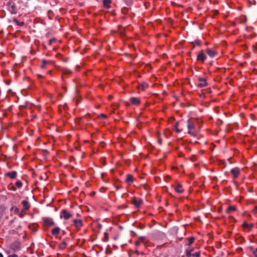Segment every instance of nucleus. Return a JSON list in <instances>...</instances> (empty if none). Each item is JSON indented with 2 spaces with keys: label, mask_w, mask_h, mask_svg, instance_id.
I'll use <instances>...</instances> for the list:
<instances>
[{
  "label": "nucleus",
  "mask_w": 257,
  "mask_h": 257,
  "mask_svg": "<svg viewBox=\"0 0 257 257\" xmlns=\"http://www.w3.org/2000/svg\"><path fill=\"white\" fill-rule=\"evenodd\" d=\"M9 248L13 252H16L21 249V244L20 241H15L9 245Z\"/></svg>",
  "instance_id": "1"
},
{
  "label": "nucleus",
  "mask_w": 257,
  "mask_h": 257,
  "mask_svg": "<svg viewBox=\"0 0 257 257\" xmlns=\"http://www.w3.org/2000/svg\"><path fill=\"white\" fill-rule=\"evenodd\" d=\"M72 215L69 213L67 210L63 209L60 213V218L63 217L65 220H68L71 217Z\"/></svg>",
  "instance_id": "2"
},
{
  "label": "nucleus",
  "mask_w": 257,
  "mask_h": 257,
  "mask_svg": "<svg viewBox=\"0 0 257 257\" xmlns=\"http://www.w3.org/2000/svg\"><path fill=\"white\" fill-rule=\"evenodd\" d=\"M43 220L44 223V225L47 226H51L55 224V222L52 219L48 217H43Z\"/></svg>",
  "instance_id": "3"
},
{
  "label": "nucleus",
  "mask_w": 257,
  "mask_h": 257,
  "mask_svg": "<svg viewBox=\"0 0 257 257\" xmlns=\"http://www.w3.org/2000/svg\"><path fill=\"white\" fill-rule=\"evenodd\" d=\"M198 81L199 83L197 84V86L200 88L204 87L207 85L206 80L205 78H199Z\"/></svg>",
  "instance_id": "4"
},
{
  "label": "nucleus",
  "mask_w": 257,
  "mask_h": 257,
  "mask_svg": "<svg viewBox=\"0 0 257 257\" xmlns=\"http://www.w3.org/2000/svg\"><path fill=\"white\" fill-rule=\"evenodd\" d=\"M206 59L205 54L203 53V51H201L200 53L197 56V59L199 61H204Z\"/></svg>",
  "instance_id": "5"
},
{
  "label": "nucleus",
  "mask_w": 257,
  "mask_h": 257,
  "mask_svg": "<svg viewBox=\"0 0 257 257\" xmlns=\"http://www.w3.org/2000/svg\"><path fill=\"white\" fill-rule=\"evenodd\" d=\"M206 53L210 57H214L215 56L217 53L216 51L211 49H207L206 50Z\"/></svg>",
  "instance_id": "6"
},
{
  "label": "nucleus",
  "mask_w": 257,
  "mask_h": 257,
  "mask_svg": "<svg viewBox=\"0 0 257 257\" xmlns=\"http://www.w3.org/2000/svg\"><path fill=\"white\" fill-rule=\"evenodd\" d=\"M230 172L233 174V177L234 178H237L240 173L239 169L238 168H234L232 169L231 170Z\"/></svg>",
  "instance_id": "7"
},
{
  "label": "nucleus",
  "mask_w": 257,
  "mask_h": 257,
  "mask_svg": "<svg viewBox=\"0 0 257 257\" xmlns=\"http://www.w3.org/2000/svg\"><path fill=\"white\" fill-rule=\"evenodd\" d=\"M73 222L74 225L77 228H80L82 225V221L80 219H74Z\"/></svg>",
  "instance_id": "8"
},
{
  "label": "nucleus",
  "mask_w": 257,
  "mask_h": 257,
  "mask_svg": "<svg viewBox=\"0 0 257 257\" xmlns=\"http://www.w3.org/2000/svg\"><path fill=\"white\" fill-rule=\"evenodd\" d=\"M130 101L132 104L136 105L139 104L140 103V100L137 97H131Z\"/></svg>",
  "instance_id": "9"
},
{
  "label": "nucleus",
  "mask_w": 257,
  "mask_h": 257,
  "mask_svg": "<svg viewBox=\"0 0 257 257\" xmlns=\"http://www.w3.org/2000/svg\"><path fill=\"white\" fill-rule=\"evenodd\" d=\"M132 203L136 207H139L142 204V201L141 199L137 200L135 198H134L132 201Z\"/></svg>",
  "instance_id": "10"
},
{
  "label": "nucleus",
  "mask_w": 257,
  "mask_h": 257,
  "mask_svg": "<svg viewBox=\"0 0 257 257\" xmlns=\"http://www.w3.org/2000/svg\"><path fill=\"white\" fill-rule=\"evenodd\" d=\"M9 10L12 14H16L17 13V8L14 4L10 6Z\"/></svg>",
  "instance_id": "11"
},
{
  "label": "nucleus",
  "mask_w": 257,
  "mask_h": 257,
  "mask_svg": "<svg viewBox=\"0 0 257 257\" xmlns=\"http://www.w3.org/2000/svg\"><path fill=\"white\" fill-rule=\"evenodd\" d=\"M17 173L16 171L9 172L6 173V175L11 179H14L16 177Z\"/></svg>",
  "instance_id": "12"
},
{
  "label": "nucleus",
  "mask_w": 257,
  "mask_h": 257,
  "mask_svg": "<svg viewBox=\"0 0 257 257\" xmlns=\"http://www.w3.org/2000/svg\"><path fill=\"white\" fill-rule=\"evenodd\" d=\"M60 228L56 227L52 230V234L55 236H57L60 233Z\"/></svg>",
  "instance_id": "13"
},
{
  "label": "nucleus",
  "mask_w": 257,
  "mask_h": 257,
  "mask_svg": "<svg viewBox=\"0 0 257 257\" xmlns=\"http://www.w3.org/2000/svg\"><path fill=\"white\" fill-rule=\"evenodd\" d=\"M134 179L133 175L131 174L127 175L126 178L125 180V182L127 183L131 184L134 182Z\"/></svg>",
  "instance_id": "14"
},
{
  "label": "nucleus",
  "mask_w": 257,
  "mask_h": 257,
  "mask_svg": "<svg viewBox=\"0 0 257 257\" xmlns=\"http://www.w3.org/2000/svg\"><path fill=\"white\" fill-rule=\"evenodd\" d=\"M194 250L193 247H188L185 250L186 257H191V253Z\"/></svg>",
  "instance_id": "15"
},
{
  "label": "nucleus",
  "mask_w": 257,
  "mask_h": 257,
  "mask_svg": "<svg viewBox=\"0 0 257 257\" xmlns=\"http://www.w3.org/2000/svg\"><path fill=\"white\" fill-rule=\"evenodd\" d=\"M111 3V0H103V6L106 8H110V4Z\"/></svg>",
  "instance_id": "16"
},
{
  "label": "nucleus",
  "mask_w": 257,
  "mask_h": 257,
  "mask_svg": "<svg viewBox=\"0 0 257 257\" xmlns=\"http://www.w3.org/2000/svg\"><path fill=\"white\" fill-rule=\"evenodd\" d=\"M187 127L189 130H192L194 128L193 123H192L190 119L187 121Z\"/></svg>",
  "instance_id": "17"
},
{
  "label": "nucleus",
  "mask_w": 257,
  "mask_h": 257,
  "mask_svg": "<svg viewBox=\"0 0 257 257\" xmlns=\"http://www.w3.org/2000/svg\"><path fill=\"white\" fill-rule=\"evenodd\" d=\"M22 204H23V205L24 206V210H28L30 208V205L29 204V202L27 201H23L22 202Z\"/></svg>",
  "instance_id": "18"
},
{
  "label": "nucleus",
  "mask_w": 257,
  "mask_h": 257,
  "mask_svg": "<svg viewBox=\"0 0 257 257\" xmlns=\"http://www.w3.org/2000/svg\"><path fill=\"white\" fill-rule=\"evenodd\" d=\"M175 191L178 193H181L184 191V190L181 185H178L175 187Z\"/></svg>",
  "instance_id": "19"
},
{
  "label": "nucleus",
  "mask_w": 257,
  "mask_h": 257,
  "mask_svg": "<svg viewBox=\"0 0 257 257\" xmlns=\"http://www.w3.org/2000/svg\"><path fill=\"white\" fill-rule=\"evenodd\" d=\"M236 208L235 206H230L228 208L227 210H226V212L227 213H229L230 211H235L236 210Z\"/></svg>",
  "instance_id": "20"
},
{
  "label": "nucleus",
  "mask_w": 257,
  "mask_h": 257,
  "mask_svg": "<svg viewBox=\"0 0 257 257\" xmlns=\"http://www.w3.org/2000/svg\"><path fill=\"white\" fill-rule=\"evenodd\" d=\"M14 22L16 23V24L19 26H23L24 25V22H19V21L16 19L14 18L13 20Z\"/></svg>",
  "instance_id": "21"
},
{
  "label": "nucleus",
  "mask_w": 257,
  "mask_h": 257,
  "mask_svg": "<svg viewBox=\"0 0 257 257\" xmlns=\"http://www.w3.org/2000/svg\"><path fill=\"white\" fill-rule=\"evenodd\" d=\"M179 122H176L174 125L175 131L177 133H179L181 132V130L178 128Z\"/></svg>",
  "instance_id": "22"
},
{
  "label": "nucleus",
  "mask_w": 257,
  "mask_h": 257,
  "mask_svg": "<svg viewBox=\"0 0 257 257\" xmlns=\"http://www.w3.org/2000/svg\"><path fill=\"white\" fill-rule=\"evenodd\" d=\"M50 63L49 61L46 60L45 59L42 60V65L41 66L42 68H44L45 65Z\"/></svg>",
  "instance_id": "23"
},
{
  "label": "nucleus",
  "mask_w": 257,
  "mask_h": 257,
  "mask_svg": "<svg viewBox=\"0 0 257 257\" xmlns=\"http://www.w3.org/2000/svg\"><path fill=\"white\" fill-rule=\"evenodd\" d=\"M194 240H195V238L194 237H191L189 238H188V243L187 244L188 245H190L191 244H192V243L193 242Z\"/></svg>",
  "instance_id": "24"
},
{
  "label": "nucleus",
  "mask_w": 257,
  "mask_h": 257,
  "mask_svg": "<svg viewBox=\"0 0 257 257\" xmlns=\"http://www.w3.org/2000/svg\"><path fill=\"white\" fill-rule=\"evenodd\" d=\"M249 249L252 251L255 257H257V248L254 250L252 247H250Z\"/></svg>",
  "instance_id": "25"
},
{
  "label": "nucleus",
  "mask_w": 257,
  "mask_h": 257,
  "mask_svg": "<svg viewBox=\"0 0 257 257\" xmlns=\"http://www.w3.org/2000/svg\"><path fill=\"white\" fill-rule=\"evenodd\" d=\"M191 256H193V257H200V251H197V252H196L194 253H191Z\"/></svg>",
  "instance_id": "26"
},
{
  "label": "nucleus",
  "mask_w": 257,
  "mask_h": 257,
  "mask_svg": "<svg viewBox=\"0 0 257 257\" xmlns=\"http://www.w3.org/2000/svg\"><path fill=\"white\" fill-rule=\"evenodd\" d=\"M141 87L142 89L144 90L146 88L148 87V84L145 82H143L141 85Z\"/></svg>",
  "instance_id": "27"
},
{
  "label": "nucleus",
  "mask_w": 257,
  "mask_h": 257,
  "mask_svg": "<svg viewBox=\"0 0 257 257\" xmlns=\"http://www.w3.org/2000/svg\"><path fill=\"white\" fill-rule=\"evenodd\" d=\"M10 210L11 211L14 210L16 213H18L19 212V208L17 207L12 206Z\"/></svg>",
  "instance_id": "28"
},
{
  "label": "nucleus",
  "mask_w": 257,
  "mask_h": 257,
  "mask_svg": "<svg viewBox=\"0 0 257 257\" xmlns=\"http://www.w3.org/2000/svg\"><path fill=\"white\" fill-rule=\"evenodd\" d=\"M16 185L18 188H20L22 186V183L20 181H18L16 183Z\"/></svg>",
  "instance_id": "29"
},
{
  "label": "nucleus",
  "mask_w": 257,
  "mask_h": 257,
  "mask_svg": "<svg viewBox=\"0 0 257 257\" xmlns=\"http://www.w3.org/2000/svg\"><path fill=\"white\" fill-rule=\"evenodd\" d=\"M67 245V243L65 241H63L60 244V247L61 248H64L65 247V246H66Z\"/></svg>",
  "instance_id": "30"
},
{
  "label": "nucleus",
  "mask_w": 257,
  "mask_h": 257,
  "mask_svg": "<svg viewBox=\"0 0 257 257\" xmlns=\"http://www.w3.org/2000/svg\"><path fill=\"white\" fill-rule=\"evenodd\" d=\"M25 210L23 209L20 213L19 216H20V217L22 218L25 215Z\"/></svg>",
  "instance_id": "31"
},
{
  "label": "nucleus",
  "mask_w": 257,
  "mask_h": 257,
  "mask_svg": "<svg viewBox=\"0 0 257 257\" xmlns=\"http://www.w3.org/2000/svg\"><path fill=\"white\" fill-rule=\"evenodd\" d=\"M188 133L192 136H196V133L192 131V130H189Z\"/></svg>",
  "instance_id": "32"
},
{
  "label": "nucleus",
  "mask_w": 257,
  "mask_h": 257,
  "mask_svg": "<svg viewBox=\"0 0 257 257\" xmlns=\"http://www.w3.org/2000/svg\"><path fill=\"white\" fill-rule=\"evenodd\" d=\"M56 39H55V38H53L52 39H50L49 41V44L50 45H51L53 43H54L55 41H56Z\"/></svg>",
  "instance_id": "33"
},
{
  "label": "nucleus",
  "mask_w": 257,
  "mask_h": 257,
  "mask_svg": "<svg viewBox=\"0 0 257 257\" xmlns=\"http://www.w3.org/2000/svg\"><path fill=\"white\" fill-rule=\"evenodd\" d=\"M248 225L249 224H248L246 222H244L243 223L242 226L243 227H248Z\"/></svg>",
  "instance_id": "34"
},
{
  "label": "nucleus",
  "mask_w": 257,
  "mask_h": 257,
  "mask_svg": "<svg viewBox=\"0 0 257 257\" xmlns=\"http://www.w3.org/2000/svg\"><path fill=\"white\" fill-rule=\"evenodd\" d=\"M195 43L196 45H198V46H200L201 45V43L199 41H196L195 42Z\"/></svg>",
  "instance_id": "35"
},
{
  "label": "nucleus",
  "mask_w": 257,
  "mask_h": 257,
  "mask_svg": "<svg viewBox=\"0 0 257 257\" xmlns=\"http://www.w3.org/2000/svg\"><path fill=\"white\" fill-rule=\"evenodd\" d=\"M8 257H18V256L16 254H13L12 255H9Z\"/></svg>",
  "instance_id": "36"
},
{
  "label": "nucleus",
  "mask_w": 257,
  "mask_h": 257,
  "mask_svg": "<svg viewBox=\"0 0 257 257\" xmlns=\"http://www.w3.org/2000/svg\"><path fill=\"white\" fill-rule=\"evenodd\" d=\"M139 239L141 241H144V239H145V237H144V236H140V237H139Z\"/></svg>",
  "instance_id": "37"
},
{
  "label": "nucleus",
  "mask_w": 257,
  "mask_h": 257,
  "mask_svg": "<svg viewBox=\"0 0 257 257\" xmlns=\"http://www.w3.org/2000/svg\"><path fill=\"white\" fill-rule=\"evenodd\" d=\"M6 251L7 253L9 254V253H11L13 251L9 248V249L7 250Z\"/></svg>",
  "instance_id": "38"
},
{
  "label": "nucleus",
  "mask_w": 257,
  "mask_h": 257,
  "mask_svg": "<svg viewBox=\"0 0 257 257\" xmlns=\"http://www.w3.org/2000/svg\"><path fill=\"white\" fill-rule=\"evenodd\" d=\"M253 227V225L250 224H249L248 226V228H249V229H251Z\"/></svg>",
  "instance_id": "39"
},
{
  "label": "nucleus",
  "mask_w": 257,
  "mask_h": 257,
  "mask_svg": "<svg viewBox=\"0 0 257 257\" xmlns=\"http://www.w3.org/2000/svg\"><path fill=\"white\" fill-rule=\"evenodd\" d=\"M140 241H136V245L138 246V245H140Z\"/></svg>",
  "instance_id": "40"
},
{
  "label": "nucleus",
  "mask_w": 257,
  "mask_h": 257,
  "mask_svg": "<svg viewBox=\"0 0 257 257\" xmlns=\"http://www.w3.org/2000/svg\"><path fill=\"white\" fill-rule=\"evenodd\" d=\"M100 116L102 117H103V118H105L106 117V116L104 114H103V113H101L100 114Z\"/></svg>",
  "instance_id": "41"
},
{
  "label": "nucleus",
  "mask_w": 257,
  "mask_h": 257,
  "mask_svg": "<svg viewBox=\"0 0 257 257\" xmlns=\"http://www.w3.org/2000/svg\"><path fill=\"white\" fill-rule=\"evenodd\" d=\"M158 142L161 145L162 143V140L161 139H159Z\"/></svg>",
  "instance_id": "42"
},
{
  "label": "nucleus",
  "mask_w": 257,
  "mask_h": 257,
  "mask_svg": "<svg viewBox=\"0 0 257 257\" xmlns=\"http://www.w3.org/2000/svg\"><path fill=\"white\" fill-rule=\"evenodd\" d=\"M172 5L173 6H176V4L175 3V2H172Z\"/></svg>",
  "instance_id": "43"
},
{
  "label": "nucleus",
  "mask_w": 257,
  "mask_h": 257,
  "mask_svg": "<svg viewBox=\"0 0 257 257\" xmlns=\"http://www.w3.org/2000/svg\"><path fill=\"white\" fill-rule=\"evenodd\" d=\"M256 210H257V206H255V207H254V208L253 211H256Z\"/></svg>",
  "instance_id": "44"
},
{
  "label": "nucleus",
  "mask_w": 257,
  "mask_h": 257,
  "mask_svg": "<svg viewBox=\"0 0 257 257\" xmlns=\"http://www.w3.org/2000/svg\"><path fill=\"white\" fill-rule=\"evenodd\" d=\"M136 253L138 255H139V254H140V252H139L138 250H136Z\"/></svg>",
  "instance_id": "45"
},
{
  "label": "nucleus",
  "mask_w": 257,
  "mask_h": 257,
  "mask_svg": "<svg viewBox=\"0 0 257 257\" xmlns=\"http://www.w3.org/2000/svg\"><path fill=\"white\" fill-rule=\"evenodd\" d=\"M38 78H41V77H42V75H38Z\"/></svg>",
  "instance_id": "46"
},
{
  "label": "nucleus",
  "mask_w": 257,
  "mask_h": 257,
  "mask_svg": "<svg viewBox=\"0 0 257 257\" xmlns=\"http://www.w3.org/2000/svg\"><path fill=\"white\" fill-rule=\"evenodd\" d=\"M0 257H4L3 254L0 252Z\"/></svg>",
  "instance_id": "47"
},
{
  "label": "nucleus",
  "mask_w": 257,
  "mask_h": 257,
  "mask_svg": "<svg viewBox=\"0 0 257 257\" xmlns=\"http://www.w3.org/2000/svg\"><path fill=\"white\" fill-rule=\"evenodd\" d=\"M44 152H45V153H47V154L48 153V152L47 150H44Z\"/></svg>",
  "instance_id": "48"
},
{
  "label": "nucleus",
  "mask_w": 257,
  "mask_h": 257,
  "mask_svg": "<svg viewBox=\"0 0 257 257\" xmlns=\"http://www.w3.org/2000/svg\"><path fill=\"white\" fill-rule=\"evenodd\" d=\"M120 187L119 186H116V188L117 190H118L119 188Z\"/></svg>",
  "instance_id": "49"
},
{
  "label": "nucleus",
  "mask_w": 257,
  "mask_h": 257,
  "mask_svg": "<svg viewBox=\"0 0 257 257\" xmlns=\"http://www.w3.org/2000/svg\"><path fill=\"white\" fill-rule=\"evenodd\" d=\"M205 44L206 45H208V42H206Z\"/></svg>",
  "instance_id": "50"
},
{
  "label": "nucleus",
  "mask_w": 257,
  "mask_h": 257,
  "mask_svg": "<svg viewBox=\"0 0 257 257\" xmlns=\"http://www.w3.org/2000/svg\"><path fill=\"white\" fill-rule=\"evenodd\" d=\"M11 5L10 2H9V3H8V5Z\"/></svg>",
  "instance_id": "51"
},
{
  "label": "nucleus",
  "mask_w": 257,
  "mask_h": 257,
  "mask_svg": "<svg viewBox=\"0 0 257 257\" xmlns=\"http://www.w3.org/2000/svg\"><path fill=\"white\" fill-rule=\"evenodd\" d=\"M94 194H95V192H92V193H91L92 195H94Z\"/></svg>",
  "instance_id": "52"
},
{
  "label": "nucleus",
  "mask_w": 257,
  "mask_h": 257,
  "mask_svg": "<svg viewBox=\"0 0 257 257\" xmlns=\"http://www.w3.org/2000/svg\"><path fill=\"white\" fill-rule=\"evenodd\" d=\"M65 233L64 231H63V234H64Z\"/></svg>",
  "instance_id": "53"
},
{
  "label": "nucleus",
  "mask_w": 257,
  "mask_h": 257,
  "mask_svg": "<svg viewBox=\"0 0 257 257\" xmlns=\"http://www.w3.org/2000/svg\"><path fill=\"white\" fill-rule=\"evenodd\" d=\"M68 72L69 73H71V71H68Z\"/></svg>",
  "instance_id": "54"
}]
</instances>
